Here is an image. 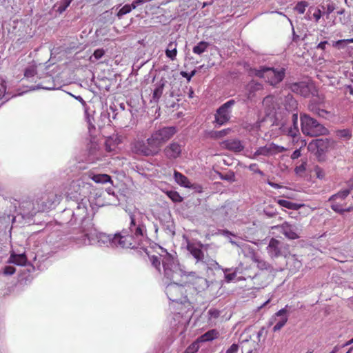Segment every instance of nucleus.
<instances>
[{
  "label": "nucleus",
  "instance_id": "nucleus-52",
  "mask_svg": "<svg viewBox=\"0 0 353 353\" xmlns=\"http://www.w3.org/2000/svg\"><path fill=\"white\" fill-rule=\"evenodd\" d=\"M239 346L237 344L233 343L229 349L226 351V353H237Z\"/></svg>",
  "mask_w": 353,
  "mask_h": 353
},
{
  "label": "nucleus",
  "instance_id": "nucleus-35",
  "mask_svg": "<svg viewBox=\"0 0 353 353\" xmlns=\"http://www.w3.org/2000/svg\"><path fill=\"white\" fill-rule=\"evenodd\" d=\"M136 6L134 3H132L131 5L126 4L123 6L117 12V16L121 19L123 15L131 12L132 9H135Z\"/></svg>",
  "mask_w": 353,
  "mask_h": 353
},
{
  "label": "nucleus",
  "instance_id": "nucleus-38",
  "mask_svg": "<svg viewBox=\"0 0 353 353\" xmlns=\"http://www.w3.org/2000/svg\"><path fill=\"white\" fill-rule=\"evenodd\" d=\"M150 261L152 266L154 267L159 272H161V264L162 263V258L161 259L158 256L152 255L150 256Z\"/></svg>",
  "mask_w": 353,
  "mask_h": 353
},
{
  "label": "nucleus",
  "instance_id": "nucleus-29",
  "mask_svg": "<svg viewBox=\"0 0 353 353\" xmlns=\"http://www.w3.org/2000/svg\"><path fill=\"white\" fill-rule=\"evenodd\" d=\"M8 262L17 265H25L27 262V257L24 254H17L13 253L11 254Z\"/></svg>",
  "mask_w": 353,
  "mask_h": 353
},
{
  "label": "nucleus",
  "instance_id": "nucleus-47",
  "mask_svg": "<svg viewBox=\"0 0 353 353\" xmlns=\"http://www.w3.org/2000/svg\"><path fill=\"white\" fill-rule=\"evenodd\" d=\"M255 263L261 270H268L270 268V265L263 260L256 259Z\"/></svg>",
  "mask_w": 353,
  "mask_h": 353
},
{
  "label": "nucleus",
  "instance_id": "nucleus-4",
  "mask_svg": "<svg viewBox=\"0 0 353 353\" xmlns=\"http://www.w3.org/2000/svg\"><path fill=\"white\" fill-rule=\"evenodd\" d=\"M177 130L175 127H163L154 131L148 141H150L151 146L154 148L157 154H158L162 146L168 142L176 133Z\"/></svg>",
  "mask_w": 353,
  "mask_h": 353
},
{
  "label": "nucleus",
  "instance_id": "nucleus-5",
  "mask_svg": "<svg viewBox=\"0 0 353 353\" xmlns=\"http://www.w3.org/2000/svg\"><path fill=\"white\" fill-rule=\"evenodd\" d=\"M185 284H179L173 282L168 284L165 288V292L168 299L176 303L185 304L190 303V294L188 293Z\"/></svg>",
  "mask_w": 353,
  "mask_h": 353
},
{
  "label": "nucleus",
  "instance_id": "nucleus-60",
  "mask_svg": "<svg viewBox=\"0 0 353 353\" xmlns=\"http://www.w3.org/2000/svg\"><path fill=\"white\" fill-rule=\"evenodd\" d=\"M234 277H235V274L234 273H232V274H228L226 275V279H228V281H232L233 279H234Z\"/></svg>",
  "mask_w": 353,
  "mask_h": 353
},
{
  "label": "nucleus",
  "instance_id": "nucleus-34",
  "mask_svg": "<svg viewBox=\"0 0 353 353\" xmlns=\"http://www.w3.org/2000/svg\"><path fill=\"white\" fill-rule=\"evenodd\" d=\"M331 209L340 214H343L345 212H351L352 210V207L344 208L343 205L341 203H334L330 205Z\"/></svg>",
  "mask_w": 353,
  "mask_h": 353
},
{
  "label": "nucleus",
  "instance_id": "nucleus-59",
  "mask_svg": "<svg viewBox=\"0 0 353 353\" xmlns=\"http://www.w3.org/2000/svg\"><path fill=\"white\" fill-rule=\"evenodd\" d=\"M334 6H332L331 5H328L326 12H323V13L324 14L326 13L327 15H329L334 11Z\"/></svg>",
  "mask_w": 353,
  "mask_h": 353
},
{
  "label": "nucleus",
  "instance_id": "nucleus-27",
  "mask_svg": "<svg viewBox=\"0 0 353 353\" xmlns=\"http://www.w3.org/2000/svg\"><path fill=\"white\" fill-rule=\"evenodd\" d=\"M178 43L176 41H170L165 49V55L170 60L174 61L176 59L177 56L178 50H177Z\"/></svg>",
  "mask_w": 353,
  "mask_h": 353
},
{
  "label": "nucleus",
  "instance_id": "nucleus-20",
  "mask_svg": "<svg viewBox=\"0 0 353 353\" xmlns=\"http://www.w3.org/2000/svg\"><path fill=\"white\" fill-rule=\"evenodd\" d=\"M263 85L255 80H251L244 87V97H246L248 99H252L256 96V93L258 91L263 90Z\"/></svg>",
  "mask_w": 353,
  "mask_h": 353
},
{
  "label": "nucleus",
  "instance_id": "nucleus-12",
  "mask_svg": "<svg viewBox=\"0 0 353 353\" xmlns=\"http://www.w3.org/2000/svg\"><path fill=\"white\" fill-rule=\"evenodd\" d=\"M272 230H277L282 233L285 238L290 240L297 239L300 237V231L297 225L291 224L289 222L284 221L281 224L273 225L271 227Z\"/></svg>",
  "mask_w": 353,
  "mask_h": 353
},
{
  "label": "nucleus",
  "instance_id": "nucleus-48",
  "mask_svg": "<svg viewBox=\"0 0 353 353\" xmlns=\"http://www.w3.org/2000/svg\"><path fill=\"white\" fill-rule=\"evenodd\" d=\"M314 171L317 178L322 179L325 177V172L321 168L316 166L314 169Z\"/></svg>",
  "mask_w": 353,
  "mask_h": 353
},
{
  "label": "nucleus",
  "instance_id": "nucleus-24",
  "mask_svg": "<svg viewBox=\"0 0 353 353\" xmlns=\"http://www.w3.org/2000/svg\"><path fill=\"white\" fill-rule=\"evenodd\" d=\"M281 245L282 243L280 241L274 238L270 239L266 249L268 253L272 258L278 257L281 255Z\"/></svg>",
  "mask_w": 353,
  "mask_h": 353
},
{
  "label": "nucleus",
  "instance_id": "nucleus-57",
  "mask_svg": "<svg viewBox=\"0 0 353 353\" xmlns=\"http://www.w3.org/2000/svg\"><path fill=\"white\" fill-rule=\"evenodd\" d=\"M110 141H111V140L108 139V140H106V141H105V150H106L107 152H111V151L113 150V149L111 148V146H110Z\"/></svg>",
  "mask_w": 353,
  "mask_h": 353
},
{
  "label": "nucleus",
  "instance_id": "nucleus-40",
  "mask_svg": "<svg viewBox=\"0 0 353 353\" xmlns=\"http://www.w3.org/2000/svg\"><path fill=\"white\" fill-rule=\"evenodd\" d=\"M199 347V341L196 339L185 349L183 353H196Z\"/></svg>",
  "mask_w": 353,
  "mask_h": 353
},
{
  "label": "nucleus",
  "instance_id": "nucleus-13",
  "mask_svg": "<svg viewBox=\"0 0 353 353\" xmlns=\"http://www.w3.org/2000/svg\"><path fill=\"white\" fill-rule=\"evenodd\" d=\"M162 265L163 268L164 277L168 281H172L175 276L178 274L179 267L173 256L167 253L162 256Z\"/></svg>",
  "mask_w": 353,
  "mask_h": 353
},
{
  "label": "nucleus",
  "instance_id": "nucleus-19",
  "mask_svg": "<svg viewBox=\"0 0 353 353\" xmlns=\"http://www.w3.org/2000/svg\"><path fill=\"white\" fill-rule=\"evenodd\" d=\"M285 150L283 146L278 145L274 143L259 148L254 154V156H270Z\"/></svg>",
  "mask_w": 353,
  "mask_h": 353
},
{
  "label": "nucleus",
  "instance_id": "nucleus-58",
  "mask_svg": "<svg viewBox=\"0 0 353 353\" xmlns=\"http://www.w3.org/2000/svg\"><path fill=\"white\" fill-rule=\"evenodd\" d=\"M327 43V41H321L318 44V46H316V48L321 49V50H325V46Z\"/></svg>",
  "mask_w": 353,
  "mask_h": 353
},
{
  "label": "nucleus",
  "instance_id": "nucleus-43",
  "mask_svg": "<svg viewBox=\"0 0 353 353\" xmlns=\"http://www.w3.org/2000/svg\"><path fill=\"white\" fill-rule=\"evenodd\" d=\"M308 3L305 1H299L296 3L294 7V10L299 14H303L305 11V8L308 6Z\"/></svg>",
  "mask_w": 353,
  "mask_h": 353
},
{
  "label": "nucleus",
  "instance_id": "nucleus-51",
  "mask_svg": "<svg viewBox=\"0 0 353 353\" xmlns=\"http://www.w3.org/2000/svg\"><path fill=\"white\" fill-rule=\"evenodd\" d=\"M305 163H303L300 165L296 166L294 170V171L296 174L302 173V172H305Z\"/></svg>",
  "mask_w": 353,
  "mask_h": 353
},
{
  "label": "nucleus",
  "instance_id": "nucleus-62",
  "mask_svg": "<svg viewBox=\"0 0 353 353\" xmlns=\"http://www.w3.org/2000/svg\"><path fill=\"white\" fill-rule=\"evenodd\" d=\"M268 184H269L271 187H272V188H279L281 187L279 184L275 183H274V182H270V181H269V182H268Z\"/></svg>",
  "mask_w": 353,
  "mask_h": 353
},
{
  "label": "nucleus",
  "instance_id": "nucleus-16",
  "mask_svg": "<svg viewBox=\"0 0 353 353\" xmlns=\"http://www.w3.org/2000/svg\"><path fill=\"white\" fill-rule=\"evenodd\" d=\"M182 151V145L179 144L176 141H172L164 148L163 152L168 160L173 161L181 156Z\"/></svg>",
  "mask_w": 353,
  "mask_h": 353
},
{
  "label": "nucleus",
  "instance_id": "nucleus-37",
  "mask_svg": "<svg viewBox=\"0 0 353 353\" xmlns=\"http://www.w3.org/2000/svg\"><path fill=\"white\" fill-rule=\"evenodd\" d=\"M230 130V128H227L219 131H211L209 133V136L213 139H220L226 136Z\"/></svg>",
  "mask_w": 353,
  "mask_h": 353
},
{
  "label": "nucleus",
  "instance_id": "nucleus-39",
  "mask_svg": "<svg viewBox=\"0 0 353 353\" xmlns=\"http://www.w3.org/2000/svg\"><path fill=\"white\" fill-rule=\"evenodd\" d=\"M167 195L173 202L179 203L183 201V197L176 191L168 192Z\"/></svg>",
  "mask_w": 353,
  "mask_h": 353
},
{
  "label": "nucleus",
  "instance_id": "nucleus-55",
  "mask_svg": "<svg viewBox=\"0 0 353 353\" xmlns=\"http://www.w3.org/2000/svg\"><path fill=\"white\" fill-rule=\"evenodd\" d=\"M209 314L214 318H217L219 316V312L217 310H210Z\"/></svg>",
  "mask_w": 353,
  "mask_h": 353
},
{
  "label": "nucleus",
  "instance_id": "nucleus-41",
  "mask_svg": "<svg viewBox=\"0 0 353 353\" xmlns=\"http://www.w3.org/2000/svg\"><path fill=\"white\" fill-rule=\"evenodd\" d=\"M336 135L339 138L344 139L348 140L351 138L352 134L350 130L348 129H343L339 130L336 131Z\"/></svg>",
  "mask_w": 353,
  "mask_h": 353
},
{
  "label": "nucleus",
  "instance_id": "nucleus-1",
  "mask_svg": "<svg viewBox=\"0 0 353 353\" xmlns=\"http://www.w3.org/2000/svg\"><path fill=\"white\" fill-rule=\"evenodd\" d=\"M273 125L278 127L283 134L292 138L300 136L297 113L292 114L286 112L276 114Z\"/></svg>",
  "mask_w": 353,
  "mask_h": 353
},
{
  "label": "nucleus",
  "instance_id": "nucleus-8",
  "mask_svg": "<svg viewBox=\"0 0 353 353\" xmlns=\"http://www.w3.org/2000/svg\"><path fill=\"white\" fill-rule=\"evenodd\" d=\"M185 286L190 296L204 291L208 287V282L204 277L197 276L196 272H190L186 275Z\"/></svg>",
  "mask_w": 353,
  "mask_h": 353
},
{
  "label": "nucleus",
  "instance_id": "nucleus-7",
  "mask_svg": "<svg viewBox=\"0 0 353 353\" xmlns=\"http://www.w3.org/2000/svg\"><path fill=\"white\" fill-rule=\"evenodd\" d=\"M101 236L102 234L97 231L94 224L92 222L87 221L83 223L81 234L74 239L77 243L81 245H92L99 241Z\"/></svg>",
  "mask_w": 353,
  "mask_h": 353
},
{
  "label": "nucleus",
  "instance_id": "nucleus-2",
  "mask_svg": "<svg viewBox=\"0 0 353 353\" xmlns=\"http://www.w3.org/2000/svg\"><path fill=\"white\" fill-rule=\"evenodd\" d=\"M249 74L250 76L262 78L270 85L276 87L285 78V69L282 67L261 66L259 69H250Z\"/></svg>",
  "mask_w": 353,
  "mask_h": 353
},
{
  "label": "nucleus",
  "instance_id": "nucleus-42",
  "mask_svg": "<svg viewBox=\"0 0 353 353\" xmlns=\"http://www.w3.org/2000/svg\"><path fill=\"white\" fill-rule=\"evenodd\" d=\"M312 10H314V12L312 14V18L314 19L316 23H318L322 15L324 14L321 12V10L319 8H313L310 7L308 10V12H311Z\"/></svg>",
  "mask_w": 353,
  "mask_h": 353
},
{
  "label": "nucleus",
  "instance_id": "nucleus-64",
  "mask_svg": "<svg viewBox=\"0 0 353 353\" xmlns=\"http://www.w3.org/2000/svg\"><path fill=\"white\" fill-rule=\"evenodd\" d=\"M347 88L349 90L350 94L353 96V87L352 85H348Z\"/></svg>",
  "mask_w": 353,
  "mask_h": 353
},
{
  "label": "nucleus",
  "instance_id": "nucleus-26",
  "mask_svg": "<svg viewBox=\"0 0 353 353\" xmlns=\"http://www.w3.org/2000/svg\"><path fill=\"white\" fill-rule=\"evenodd\" d=\"M351 190H352V187L349 188H347V189H344V190H342L339 192H338L337 193L332 195L329 199H328V201L329 202H331V204H334V203H339V202H337V200H345L347 196L350 194V193L351 192Z\"/></svg>",
  "mask_w": 353,
  "mask_h": 353
},
{
  "label": "nucleus",
  "instance_id": "nucleus-11",
  "mask_svg": "<svg viewBox=\"0 0 353 353\" xmlns=\"http://www.w3.org/2000/svg\"><path fill=\"white\" fill-rule=\"evenodd\" d=\"M112 243L116 247L121 248L136 249L140 246L134 236L127 234L126 232H123L122 234H116L112 239Z\"/></svg>",
  "mask_w": 353,
  "mask_h": 353
},
{
  "label": "nucleus",
  "instance_id": "nucleus-10",
  "mask_svg": "<svg viewBox=\"0 0 353 353\" xmlns=\"http://www.w3.org/2000/svg\"><path fill=\"white\" fill-rule=\"evenodd\" d=\"M235 103L234 99H230L221 105L216 111L214 123L219 126L227 123L231 117V108Z\"/></svg>",
  "mask_w": 353,
  "mask_h": 353
},
{
  "label": "nucleus",
  "instance_id": "nucleus-3",
  "mask_svg": "<svg viewBox=\"0 0 353 353\" xmlns=\"http://www.w3.org/2000/svg\"><path fill=\"white\" fill-rule=\"evenodd\" d=\"M301 128L303 134L309 137H319L328 134V130L310 115L303 113L300 115Z\"/></svg>",
  "mask_w": 353,
  "mask_h": 353
},
{
  "label": "nucleus",
  "instance_id": "nucleus-6",
  "mask_svg": "<svg viewBox=\"0 0 353 353\" xmlns=\"http://www.w3.org/2000/svg\"><path fill=\"white\" fill-rule=\"evenodd\" d=\"M88 185L81 179L73 180L65 187V195L70 200L82 201L85 197V189L88 188Z\"/></svg>",
  "mask_w": 353,
  "mask_h": 353
},
{
  "label": "nucleus",
  "instance_id": "nucleus-9",
  "mask_svg": "<svg viewBox=\"0 0 353 353\" xmlns=\"http://www.w3.org/2000/svg\"><path fill=\"white\" fill-rule=\"evenodd\" d=\"M148 138L146 140L139 137L135 138L130 143L131 151L138 155L154 157L157 155L154 148L151 146Z\"/></svg>",
  "mask_w": 353,
  "mask_h": 353
},
{
  "label": "nucleus",
  "instance_id": "nucleus-36",
  "mask_svg": "<svg viewBox=\"0 0 353 353\" xmlns=\"http://www.w3.org/2000/svg\"><path fill=\"white\" fill-rule=\"evenodd\" d=\"M208 47V43L205 41L199 42L196 46H194L192 49V51L194 54H201L204 52L207 48Z\"/></svg>",
  "mask_w": 353,
  "mask_h": 353
},
{
  "label": "nucleus",
  "instance_id": "nucleus-46",
  "mask_svg": "<svg viewBox=\"0 0 353 353\" xmlns=\"http://www.w3.org/2000/svg\"><path fill=\"white\" fill-rule=\"evenodd\" d=\"M353 43V38L352 39H341L338 40L333 44V46L339 48H343L344 46H343V43L347 44Z\"/></svg>",
  "mask_w": 353,
  "mask_h": 353
},
{
  "label": "nucleus",
  "instance_id": "nucleus-53",
  "mask_svg": "<svg viewBox=\"0 0 353 353\" xmlns=\"http://www.w3.org/2000/svg\"><path fill=\"white\" fill-rule=\"evenodd\" d=\"M249 168L254 172L259 173L261 175L263 174V173L260 170L258 169L256 164H251L249 166Z\"/></svg>",
  "mask_w": 353,
  "mask_h": 353
},
{
  "label": "nucleus",
  "instance_id": "nucleus-50",
  "mask_svg": "<svg viewBox=\"0 0 353 353\" xmlns=\"http://www.w3.org/2000/svg\"><path fill=\"white\" fill-rule=\"evenodd\" d=\"M104 54L105 51L103 49H97L94 52L93 56L96 59H99L104 55Z\"/></svg>",
  "mask_w": 353,
  "mask_h": 353
},
{
  "label": "nucleus",
  "instance_id": "nucleus-17",
  "mask_svg": "<svg viewBox=\"0 0 353 353\" xmlns=\"http://www.w3.org/2000/svg\"><path fill=\"white\" fill-rule=\"evenodd\" d=\"M130 230L132 233L131 235L134 236V239L141 245L143 238L146 234V228L143 224H136L135 218L133 214L130 215Z\"/></svg>",
  "mask_w": 353,
  "mask_h": 353
},
{
  "label": "nucleus",
  "instance_id": "nucleus-21",
  "mask_svg": "<svg viewBox=\"0 0 353 353\" xmlns=\"http://www.w3.org/2000/svg\"><path fill=\"white\" fill-rule=\"evenodd\" d=\"M289 88L294 93L299 94L303 97H307L310 94V88L308 83L305 81L290 83L289 85Z\"/></svg>",
  "mask_w": 353,
  "mask_h": 353
},
{
  "label": "nucleus",
  "instance_id": "nucleus-28",
  "mask_svg": "<svg viewBox=\"0 0 353 353\" xmlns=\"http://www.w3.org/2000/svg\"><path fill=\"white\" fill-rule=\"evenodd\" d=\"M219 336V332L215 329H212L199 336L197 340L199 343L208 342L217 339Z\"/></svg>",
  "mask_w": 353,
  "mask_h": 353
},
{
  "label": "nucleus",
  "instance_id": "nucleus-44",
  "mask_svg": "<svg viewBox=\"0 0 353 353\" xmlns=\"http://www.w3.org/2000/svg\"><path fill=\"white\" fill-rule=\"evenodd\" d=\"M37 74V69L34 66L27 68L24 72V76L27 79L34 78Z\"/></svg>",
  "mask_w": 353,
  "mask_h": 353
},
{
  "label": "nucleus",
  "instance_id": "nucleus-22",
  "mask_svg": "<svg viewBox=\"0 0 353 353\" xmlns=\"http://www.w3.org/2000/svg\"><path fill=\"white\" fill-rule=\"evenodd\" d=\"M279 101L280 103L284 106L285 112L287 114L295 111L298 108L296 100L290 94L284 97H279Z\"/></svg>",
  "mask_w": 353,
  "mask_h": 353
},
{
  "label": "nucleus",
  "instance_id": "nucleus-25",
  "mask_svg": "<svg viewBox=\"0 0 353 353\" xmlns=\"http://www.w3.org/2000/svg\"><path fill=\"white\" fill-rule=\"evenodd\" d=\"M166 81L161 79L158 83L155 84V88L153 90L151 101L158 103L161 97L164 88L165 86Z\"/></svg>",
  "mask_w": 353,
  "mask_h": 353
},
{
  "label": "nucleus",
  "instance_id": "nucleus-45",
  "mask_svg": "<svg viewBox=\"0 0 353 353\" xmlns=\"http://www.w3.org/2000/svg\"><path fill=\"white\" fill-rule=\"evenodd\" d=\"M279 204L284 208H286L288 209H295L296 208V204L285 199H281L278 201Z\"/></svg>",
  "mask_w": 353,
  "mask_h": 353
},
{
  "label": "nucleus",
  "instance_id": "nucleus-23",
  "mask_svg": "<svg viewBox=\"0 0 353 353\" xmlns=\"http://www.w3.org/2000/svg\"><path fill=\"white\" fill-rule=\"evenodd\" d=\"M203 246V244L201 243H199L198 244L194 243H188L187 250L196 259L197 261H201L204 259V254L201 250Z\"/></svg>",
  "mask_w": 353,
  "mask_h": 353
},
{
  "label": "nucleus",
  "instance_id": "nucleus-18",
  "mask_svg": "<svg viewBox=\"0 0 353 353\" xmlns=\"http://www.w3.org/2000/svg\"><path fill=\"white\" fill-rule=\"evenodd\" d=\"M288 305H285V307L281 309L272 317L270 321V325H272L274 321H277V317H280V319L277 321L276 325L273 327V332L279 331L287 323L288 317L287 316Z\"/></svg>",
  "mask_w": 353,
  "mask_h": 353
},
{
  "label": "nucleus",
  "instance_id": "nucleus-32",
  "mask_svg": "<svg viewBox=\"0 0 353 353\" xmlns=\"http://www.w3.org/2000/svg\"><path fill=\"white\" fill-rule=\"evenodd\" d=\"M223 144L228 150L234 152H240L243 148L241 141L239 140H228Z\"/></svg>",
  "mask_w": 353,
  "mask_h": 353
},
{
  "label": "nucleus",
  "instance_id": "nucleus-54",
  "mask_svg": "<svg viewBox=\"0 0 353 353\" xmlns=\"http://www.w3.org/2000/svg\"><path fill=\"white\" fill-rule=\"evenodd\" d=\"M301 151H300V150H299V149L296 150H294V151L292 152V155H291V159H298L299 157H301Z\"/></svg>",
  "mask_w": 353,
  "mask_h": 353
},
{
  "label": "nucleus",
  "instance_id": "nucleus-49",
  "mask_svg": "<svg viewBox=\"0 0 353 353\" xmlns=\"http://www.w3.org/2000/svg\"><path fill=\"white\" fill-rule=\"evenodd\" d=\"M15 268L10 265L6 266L3 269V273L6 275H12L15 272Z\"/></svg>",
  "mask_w": 353,
  "mask_h": 353
},
{
  "label": "nucleus",
  "instance_id": "nucleus-61",
  "mask_svg": "<svg viewBox=\"0 0 353 353\" xmlns=\"http://www.w3.org/2000/svg\"><path fill=\"white\" fill-rule=\"evenodd\" d=\"M256 276H257V274H254V276H252L251 275H248L247 279L244 277L243 281H246L247 282L248 281V279H250V281H252V279H256Z\"/></svg>",
  "mask_w": 353,
  "mask_h": 353
},
{
  "label": "nucleus",
  "instance_id": "nucleus-15",
  "mask_svg": "<svg viewBox=\"0 0 353 353\" xmlns=\"http://www.w3.org/2000/svg\"><path fill=\"white\" fill-rule=\"evenodd\" d=\"M263 106L264 108V111L267 115H270L272 114H281V112H277V110H280V101L279 97H276L274 95H268L265 97L263 100Z\"/></svg>",
  "mask_w": 353,
  "mask_h": 353
},
{
  "label": "nucleus",
  "instance_id": "nucleus-14",
  "mask_svg": "<svg viewBox=\"0 0 353 353\" xmlns=\"http://www.w3.org/2000/svg\"><path fill=\"white\" fill-rule=\"evenodd\" d=\"M330 146V141L326 138L312 140L307 145V150L321 160Z\"/></svg>",
  "mask_w": 353,
  "mask_h": 353
},
{
  "label": "nucleus",
  "instance_id": "nucleus-56",
  "mask_svg": "<svg viewBox=\"0 0 353 353\" xmlns=\"http://www.w3.org/2000/svg\"><path fill=\"white\" fill-rule=\"evenodd\" d=\"M311 110L319 116H323L324 113H326L325 110L319 108H316L315 110L311 109Z\"/></svg>",
  "mask_w": 353,
  "mask_h": 353
},
{
  "label": "nucleus",
  "instance_id": "nucleus-31",
  "mask_svg": "<svg viewBox=\"0 0 353 353\" xmlns=\"http://www.w3.org/2000/svg\"><path fill=\"white\" fill-rule=\"evenodd\" d=\"M90 179L97 183L104 184L108 182L112 183L111 176L107 174H92Z\"/></svg>",
  "mask_w": 353,
  "mask_h": 353
},
{
  "label": "nucleus",
  "instance_id": "nucleus-63",
  "mask_svg": "<svg viewBox=\"0 0 353 353\" xmlns=\"http://www.w3.org/2000/svg\"><path fill=\"white\" fill-rule=\"evenodd\" d=\"M264 213H265L267 216H270V217H272V216H274V215H275V212H269V211H268L267 210H264Z\"/></svg>",
  "mask_w": 353,
  "mask_h": 353
},
{
  "label": "nucleus",
  "instance_id": "nucleus-33",
  "mask_svg": "<svg viewBox=\"0 0 353 353\" xmlns=\"http://www.w3.org/2000/svg\"><path fill=\"white\" fill-rule=\"evenodd\" d=\"M259 125H254L248 126L246 128H244V132H249L251 134L252 139H250L251 141H255L257 139V137L259 135Z\"/></svg>",
  "mask_w": 353,
  "mask_h": 353
},
{
  "label": "nucleus",
  "instance_id": "nucleus-30",
  "mask_svg": "<svg viewBox=\"0 0 353 353\" xmlns=\"http://www.w3.org/2000/svg\"><path fill=\"white\" fill-rule=\"evenodd\" d=\"M174 176L175 181L180 185L189 188L190 187V182L187 176H185L184 174H181V172L174 170Z\"/></svg>",
  "mask_w": 353,
  "mask_h": 353
}]
</instances>
